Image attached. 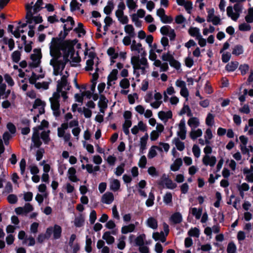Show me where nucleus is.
<instances>
[{"instance_id":"1","label":"nucleus","mask_w":253,"mask_h":253,"mask_svg":"<svg viewBox=\"0 0 253 253\" xmlns=\"http://www.w3.org/2000/svg\"><path fill=\"white\" fill-rule=\"evenodd\" d=\"M61 45L57 38H53L50 43V54L52 59L50 64L53 67V74L55 76L61 75L67 62L70 61L72 66H76L80 62L81 58L77 53H75L70 48L65 49L67 52L62 55L60 52Z\"/></svg>"},{"instance_id":"2","label":"nucleus","mask_w":253,"mask_h":253,"mask_svg":"<svg viewBox=\"0 0 253 253\" xmlns=\"http://www.w3.org/2000/svg\"><path fill=\"white\" fill-rule=\"evenodd\" d=\"M68 74L67 71L65 74L63 75L61 80L57 82L56 91L54 92L52 96L49 98L50 107L52 111L53 115L58 117L61 115L60 99L61 102H65L68 98V91L70 89V86L68 84L67 78Z\"/></svg>"},{"instance_id":"3","label":"nucleus","mask_w":253,"mask_h":253,"mask_svg":"<svg viewBox=\"0 0 253 253\" xmlns=\"http://www.w3.org/2000/svg\"><path fill=\"white\" fill-rule=\"evenodd\" d=\"M85 58H86L85 70L86 71L95 70V72L92 75V79L91 80V85L90 86V91L94 93L95 90L96 81L98 78V72L99 70L98 68L99 59L96 56L95 54L92 51H90L88 53L87 52L85 53Z\"/></svg>"},{"instance_id":"4","label":"nucleus","mask_w":253,"mask_h":253,"mask_svg":"<svg viewBox=\"0 0 253 253\" xmlns=\"http://www.w3.org/2000/svg\"><path fill=\"white\" fill-rule=\"evenodd\" d=\"M146 54L135 55L131 58V64L133 69V74L139 77L140 75H145L149 68Z\"/></svg>"},{"instance_id":"5","label":"nucleus","mask_w":253,"mask_h":253,"mask_svg":"<svg viewBox=\"0 0 253 253\" xmlns=\"http://www.w3.org/2000/svg\"><path fill=\"white\" fill-rule=\"evenodd\" d=\"M32 4H33V2H32L31 3L27 4L26 5V9L27 10L26 18L27 19V22L30 24L33 23L36 24L41 23L42 21L41 16L39 15L33 16V15L35 13H34V11L33 12L32 11Z\"/></svg>"},{"instance_id":"6","label":"nucleus","mask_w":253,"mask_h":253,"mask_svg":"<svg viewBox=\"0 0 253 253\" xmlns=\"http://www.w3.org/2000/svg\"><path fill=\"white\" fill-rule=\"evenodd\" d=\"M157 55L152 50H151L149 52V58L150 60L153 61V65L156 67L160 68V72H165L167 71L169 69V65L167 62H163L159 59H157Z\"/></svg>"},{"instance_id":"7","label":"nucleus","mask_w":253,"mask_h":253,"mask_svg":"<svg viewBox=\"0 0 253 253\" xmlns=\"http://www.w3.org/2000/svg\"><path fill=\"white\" fill-rule=\"evenodd\" d=\"M68 128V124L64 123L57 128V136L59 138H62L64 142L68 141L71 138L70 132L67 131Z\"/></svg>"},{"instance_id":"8","label":"nucleus","mask_w":253,"mask_h":253,"mask_svg":"<svg viewBox=\"0 0 253 253\" xmlns=\"http://www.w3.org/2000/svg\"><path fill=\"white\" fill-rule=\"evenodd\" d=\"M161 59L165 62H169L170 66L177 70L180 68V63L174 59L173 55L169 51L163 53Z\"/></svg>"},{"instance_id":"9","label":"nucleus","mask_w":253,"mask_h":253,"mask_svg":"<svg viewBox=\"0 0 253 253\" xmlns=\"http://www.w3.org/2000/svg\"><path fill=\"white\" fill-rule=\"evenodd\" d=\"M207 13V22H211L215 26L221 24V19L219 16H217L214 14V10L213 8L208 9Z\"/></svg>"},{"instance_id":"10","label":"nucleus","mask_w":253,"mask_h":253,"mask_svg":"<svg viewBox=\"0 0 253 253\" xmlns=\"http://www.w3.org/2000/svg\"><path fill=\"white\" fill-rule=\"evenodd\" d=\"M42 58V54L40 49H35L34 53L31 55L32 62L30 63V65L33 67H38L41 63V59Z\"/></svg>"},{"instance_id":"11","label":"nucleus","mask_w":253,"mask_h":253,"mask_svg":"<svg viewBox=\"0 0 253 253\" xmlns=\"http://www.w3.org/2000/svg\"><path fill=\"white\" fill-rule=\"evenodd\" d=\"M62 232L61 226L55 224L53 227H49L47 228V234L48 237H51L53 234L54 239H58L60 238Z\"/></svg>"},{"instance_id":"12","label":"nucleus","mask_w":253,"mask_h":253,"mask_svg":"<svg viewBox=\"0 0 253 253\" xmlns=\"http://www.w3.org/2000/svg\"><path fill=\"white\" fill-rule=\"evenodd\" d=\"M34 208L30 203H26L23 207H18L15 209V211L17 214H27L33 211Z\"/></svg>"},{"instance_id":"13","label":"nucleus","mask_w":253,"mask_h":253,"mask_svg":"<svg viewBox=\"0 0 253 253\" xmlns=\"http://www.w3.org/2000/svg\"><path fill=\"white\" fill-rule=\"evenodd\" d=\"M156 128V130H153L150 133V139L151 141H155L158 138L161 133L163 131L164 126L161 124H158Z\"/></svg>"},{"instance_id":"14","label":"nucleus","mask_w":253,"mask_h":253,"mask_svg":"<svg viewBox=\"0 0 253 253\" xmlns=\"http://www.w3.org/2000/svg\"><path fill=\"white\" fill-rule=\"evenodd\" d=\"M216 162V158L214 156L204 155L202 158V163L206 166H209L211 167L214 166Z\"/></svg>"},{"instance_id":"15","label":"nucleus","mask_w":253,"mask_h":253,"mask_svg":"<svg viewBox=\"0 0 253 253\" xmlns=\"http://www.w3.org/2000/svg\"><path fill=\"white\" fill-rule=\"evenodd\" d=\"M118 72L117 69H113L107 78V87L109 88L110 86L115 84V81L117 80Z\"/></svg>"},{"instance_id":"16","label":"nucleus","mask_w":253,"mask_h":253,"mask_svg":"<svg viewBox=\"0 0 253 253\" xmlns=\"http://www.w3.org/2000/svg\"><path fill=\"white\" fill-rule=\"evenodd\" d=\"M162 98V95L160 92H155L154 95V98L155 101L151 102L150 106L154 109H158L163 102Z\"/></svg>"},{"instance_id":"17","label":"nucleus","mask_w":253,"mask_h":253,"mask_svg":"<svg viewBox=\"0 0 253 253\" xmlns=\"http://www.w3.org/2000/svg\"><path fill=\"white\" fill-rule=\"evenodd\" d=\"M179 130L177 131L178 136L182 139L184 140L186 138V128L185 126V121L181 120L178 126Z\"/></svg>"},{"instance_id":"18","label":"nucleus","mask_w":253,"mask_h":253,"mask_svg":"<svg viewBox=\"0 0 253 253\" xmlns=\"http://www.w3.org/2000/svg\"><path fill=\"white\" fill-rule=\"evenodd\" d=\"M110 189L114 192L118 191L121 186L120 182L119 180L114 178L109 179Z\"/></svg>"},{"instance_id":"19","label":"nucleus","mask_w":253,"mask_h":253,"mask_svg":"<svg viewBox=\"0 0 253 253\" xmlns=\"http://www.w3.org/2000/svg\"><path fill=\"white\" fill-rule=\"evenodd\" d=\"M130 48L131 51H136L138 53V55H141V54H146L145 51L143 49L142 47V45L140 43H137L135 40L132 41Z\"/></svg>"},{"instance_id":"20","label":"nucleus","mask_w":253,"mask_h":253,"mask_svg":"<svg viewBox=\"0 0 253 253\" xmlns=\"http://www.w3.org/2000/svg\"><path fill=\"white\" fill-rule=\"evenodd\" d=\"M33 131L32 138V142L35 147H39L42 144V142L40 138L39 132L37 128H34Z\"/></svg>"},{"instance_id":"21","label":"nucleus","mask_w":253,"mask_h":253,"mask_svg":"<svg viewBox=\"0 0 253 253\" xmlns=\"http://www.w3.org/2000/svg\"><path fill=\"white\" fill-rule=\"evenodd\" d=\"M45 103L40 99H36L33 104V108L39 110V114H42L44 113Z\"/></svg>"},{"instance_id":"22","label":"nucleus","mask_w":253,"mask_h":253,"mask_svg":"<svg viewBox=\"0 0 253 253\" xmlns=\"http://www.w3.org/2000/svg\"><path fill=\"white\" fill-rule=\"evenodd\" d=\"M149 138V135L148 133H146L144 136L140 139V143H139V147L140 153L141 154H143L144 153L145 150L146 149V146L147 143V141Z\"/></svg>"},{"instance_id":"23","label":"nucleus","mask_w":253,"mask_h":253,"mask_svg":"<svg viewBox=\"0 0 253 253\" xmlns=\"http://www.w3.org/2000/svg\"><path fill=\"white\" fill-rule=\"evenodd\" d=\"M114 200V195L110 192H107L102 195V203L106 204H111Z\"/></svg>"},{"instance_id":"24","label":"nucleus","mask_w":253,"mask_h":253,"mask_svg":"<svg viewBox=\"0 0 253 253\" xmlns=\"http://www.w3.org/2000/svg\"><path fill=\"white\" fill-rule=\"evenodd\" d=\"M67 176L69 179L72 182H76L79 181V179L76 175V170L73 167L70 168L68 169Z\"/></svg>"},{"instance_id":"25","label":"nucleus","mask_w":253,"mask_h":253,"mask_svg":"<svg viewBox=\"0 0 253 253\" xmlns=\"http://www.w3.org/2000/svg\"><path fill=\"white\" fill-rule=\"evenodd\" d=\"M107 54L110 56L111 59V64H112L115 62V59L119 57L118 51H116V49L113 47H110L107 50Z\"/></svg>"},{"instance_id":"26","label":"nucleus","mask_w":253,"mask_h":253,"mask_svg":"<svg viewBox=\"0 0 253 253\" xmlns=\"http://www.w3.org/2000/svg\"><path fill=\"white\" fill-rule=\"evenodd\" d=\"M227 15L229 17H230L232 20L236 21L239 17V14L235 12L231 6H228L226 9Z\"/></svg>"},{"instance_id":"27","label":"nucleus","mask_w":253,"mask_h":253,"mask_svg":"<svg viewBox=\"0 0 253 253\" xmlns=\"http://www.w3.org/2000/svg\"><path fill=\"white\" fill-rule=\"evenodd\" d=\"M146 225L153 229H156L158 228V221L153 217H149L146 221Z\"/></svg>"},{"instance_id":"28","label":"nucleus","mask_w":253,"mask_h":253,"mask_svg":"<svg viewBox=\"0 0 253 253\" xmlns=\"http://www.w3.org/2000/svg\"><path fill=\"white\" fill-rule=\"evenodd\" d=\"M203 134V131L201 129L198 128H193L191 129V131L190 132L189 135L190 138L192 140H195L197 138L201 136Z\"/></svg>"},{"instance_id":"29","label":"nucleus","mask_w":253,"mask_h":253,"mask_svg":"<svg viewBox=\"0 0 253 253\" xmlns=\"http://www.w3.org/2000/svg\"><path fill=\"white\" fill-rule=\"evenodd\" d=\"M157 150H159L160 151H162V148L160 147L157 146H152L150 148L148 154V157L149 159H152L156 156L157 153Z\"/></svg>"},{"instance_id":"30","label":"nucleus","mask_w":253,"mask_h":253,"mask_svg":"<svg viewBox=\"0 0 253 253\" xmlns=\"http://www.w3.org/2000/svg\"><path fill=\"white\" fill-rule=\"evenodd\" d=\"M135 229V225L131 223L127 225L123 226L121 228V233L123 234H126L133 232Z\"/></svg>"},{"instance_id":"31","label":"nucleus","mask_w":253,"mask_h":253,"mask_svg":"<svg viewBox=\"0 0 253 253\" xmlns=\"http://www.w3.org/2000/svg\"><path fill=\"white\" fill-rule=\"evenodd\" d=\"M116 15L118 20L123 24H126L128 22V18L127 16L124 14V12L116 11Z\"/></svg>"},{"instance_id":"32","label":"nucleus","mask_w":253,"mask_h":253,"mask_svg":"<svg viewBox=\"0 0 253 253\" xmlns=\"http://www.w3.org/2000/svg\"><path fill=\"white\" fill-rule=\"evenodd\" d=\"M187 124L193 129L197 128L200 125V122L197 118L191 117L188 120Z\"/></svg>"},{"instance_id":"33","label":"nucleus","mask_w":253,"mask_h":253,"mask_svg":"<svg viewBox=\"0 0 253 253\" xmlns=\"http://www.w3.org/2000/svg\"><path fill=\"white\" fill-rule=\"evenodd\" d=\"M172 114L170 111L165 112L161 111L158 113L159 118L162 120H168L172 117Z\"/></svg>"},{"instance_id":"34","label":"nucleus","mask_w":253,"mask_h":253,"mask_svg":"<svg viewBox=\"0 0 253 253\" xmlns=\"http://www.w3.org/2000/svg\"><path fill=\"white\" fill-rule=\"evenodd\" d=\"M102 239L106 241L108 245L112 244L115 242V238L111 235V232L109 231L105 232L103 236Z\"/></svg>"},{"instance_id":"35","label":"nucleus","mask_w":253,"mask_h":253,"mask_svg":"<svg viewBox=\"0 0 253 253\" xmlns=\"http://www.w3.org/2000/svg\"><path fill=\"white\" fill-rule=\"evenodd\" d=\"M182 159L181 158L176 159L173 163L171 165L170 169L173 171H177L182 166Z\"/></svg>"},{"instance_id":"36","label":"nucleus","mask_w":253,"mask_h":253,"mask_svg":"<svg viewBox=\"0 0 253 253\" xmlns=\"http://www.w3.org/2000/svg\"><path fill=\"white\" fill-rule=\"evenodd\" d=\"M189 34L192 37H195L196 39L201 36L200 30L197 27H191L188 31Z\"/></svg>"},{"instance_id":"37","label":"nucleus","mask_w":253,"mask_h":253,"mask_svg":"<svg viewBox=\"0 0 253 253\" xmlns=\"http://www.w3.org/2000/svg\"><path fill=\"white\" fill-rule=\"evenodd\" d=\"M153 238L155 241L160 240L162 242H164L166 241V236L164 232L161 231L160 233L155 232L153 234Z\"/></svg>"},{"instance_id":"38","label":"nucleus","mask_w":253,"mask_h":253,"mask_svg":"<svg viewBox=\"0 0 253 253\" xmlns=\"http://www.w3.org/2000/svg\"><path fill=\"white\" fill-rule=\"evenodd\" d=\"M190 212L197 219L200 218L202 213V209H197L196 208H192L190 209Z\"/></svg>"},{"instance_id":"39","label":"nucleus","mask_w":253,"mask_h":253,"mask_svg":"<svg viewBox=\"0 0 253 253\" xmlns=\"http://www.w3.org/2000/svg\"><path fill=\"white\" fill-rule=\"evenodd\" d=\"M238 65L239 63L237 61H232L228 63L225 68L229 72H233L237 68Z\"/></svg>"},{"instance_id":"40","label":"nucleus","mask_w":253,"mask_h":253,"mask_svg":"<svg viewBox=\"0 0 253 253\" xmlns=\"http://www.w3.org/2000/svg\"><path fill=\"white\" fill-rule=\"evenodd\" d=\"M125 32L130 37H134L135 36L134 29L132 25L128 24L125 27Z\"/></svg>"},{"instance_id":"41","label":"nucleus","mask_w":253,"mask_h":253,"mask_svg":"<svg viewBox=\"0 0 253 253\" xmlns=\"http://www.w3.org/2000/svg\"><path fill=\"white\" fill-rule=\"evenodd\" d=\"M145 239V235L144 234H141L139 235L135 239V246L141 247L144 245V241Z\"/></svg>"},{"instance_id":"42","label":"nucleus","mask_w":253,"mask_h":253,"mask_svg":"<svg viewBox=\"0 0 253 253\" xmlns=\"http://www.w3.org/2000/svg\"><path fill=\"white\" fill-rule=\"evenodd\" d=\"M170 219L174 223H179L182 221V215L179 212L174 213L171 215Z\"/></svg>"},{"instance_id":"43","label":"nucleus","mask_w":253,"mask_h":253,"mask_svg":"<svg viewBox=\"0 0 253 253\" xmlns=\"http://www.w3.org/2000/svg\"><path fill=\"white\" fill-rule=\"evenodd\" d=\"M214 115L209 113L206 118L205 123L207 126H211L214 124Z\"/></svg>"},{"instance_id":"44","label":"nucleus","mask_w":253,"mask_h":253,"mask_svg":"<svg viewBox=\"0 0 253 253\" xmlns=\"http://www.w3.org/2000/svg\"><path fill=\"white\" fill-rule=\"evenodd\" d=\"M172 195L170 192H168L163 197V201L166 205H169L172 203Z\"/></svg>"},{"instance_id":"45","label":"nucleus","mask_w":253,"mask_h":253,"mask_svg":"<svg viewBox=\"0 0 253 253\" xmlns=\"http://www.w3.org/2000/svg\"><path fill=\"white\" fill-rule=\"evenodd\" d=\"M244 52L243 47L241 45H237L233 48L232 54L238 56L242 54Z\"/></svg>"},{"instance_id":"46","label":"nucleus","mask_w":253,"mask_h":253,"mask_svg":"<svg viewBox=\"0 0 253 253\" xmlns=\"http://www.w3.org/2000/svg\"><path fill=\"white\" fill-rule=\"evenodd\" d=\"M213 137V135L212 133V131L211 128H208L206 129L205 135H204V138L206 140V142L208 144H210V140L212 139Z\"/></svg>"},{"instance_id":"47","label":"nucleus","mask_w":253,"mask_h":253,"mask_svg":"<svg viewBox=\"0 0 253 253\" xmlns=\"http://www.w3.org/2000/svg\"><path fill=\"white\" fill-rule=\"evenodd\" d=\"M188 234L190 236L198 238L200 236V230L197 227L191 228Z\"/></svg>"},{"instance_id":"48","label":"nucleus","mask_w":253,"mask_h":253,"mask_svg":"<svg viewBox=\"0 0 253 253\" xmlns=\"http://www.w3.org/2000/svg\"><path fill=\"white\" fill-rule=\"evenodd\" d=\"M126 239V237L125 236H122L118 239V243L117 245V247L120 250H123L125 249L126 247V242L125 240Z\"/></svg>"},{"instance_id":"49","label":"nucleus","mask_w":253,"mask_h":253,"mask_svg":"<svg viewBox=\"0 0 253 253\" xmlns=\"http://www.w3.org/2000/svg\"><path fill=\"white\" fill-rule=\"evenodd\" d=\"M165 184L166 187L169 189H173L177 186L176 183H174L171 180L166 177L165 179Z\"/></svg>"},{"instance_id":"50","label":"nucleus","mask_w":253,"mask_h":253,"mask_svg":"<svg viewBox=\"0 0 253 253\" xmlns=\"http://www.w3.org/2000/svg\"><path fill=\"white\" fill-rule=\"evenodd\" d=\"M43 76L40 75H37L35 72H33L32 73L31 76L29 78V82L32 84H36V81L38 80L40 78H42Z\"/></svg>"},{"instance_id":"51","label":"nucleus","mask_w":253,"mask_h":253,"mask_svg":"<svg viewBox=\"0 0 253 253\" xmlns=\"http://www.w3.org/2000/svg\"><path fill=\"white\" fill-rule=\"evenodd\" d=\"M245 18L248 23L253 22V7L249 8L248 13Z\"/></svg>"},{"instance_id":"52","label":"nucleus","mask_w":253,"mask_h":253,"mask_svg":"<svg viewBox=\"0 0 253 253\" xmlns=\"http://www.w3.org/2000/svg\"><path fill=\"white\" fill-rule=\"evenodd\" d=\"M82 4L78 2L77 0H72L70 3V8L71 11L79 10Z\"/></svg>"},{"instance_id":"53","label":"nucleus","mask_w":253,"mask_h":253,"mask_svg":"<svg viewBox=\"0 0 253 253\" xmlns=\"http://www.w3.org/2000/svg\"><path fill=\"white\" fill-rule=\"evenodd\" d=\"M67 22L69 24V26L67 27V24H65L64 25V29L65 31H69L72 29L74 24V21L72 17L69 16L67 19Z\"/></svg>"},{"instance_id":"54","label":"nucleus","mask_w":253,"mask_h":253,"mask_svg":"<svg viewBox=\"0 0 253 253\" xmlns=\"http://www.w3.org/2000/svg\"><path fill=\"white\" fill-rule=\"evenodd\" d=\"M4 79L9 86L12 87L14 85V81L9 74H4Z\"/></svg>"},{"instance_id":"55","label":"nucleus","mask_w":253,"mask_h":253,"mask_svg":"<svg viewBox=\"0 0 253 253\" xmlns=\"http://www.w3.org/2000/svg\"><path fill=\"white\" fill-rule=\"evenodd\" d=\"M126 3L130 10H134L137 6L136 1L134 0H126Z\"/></svg>"},{"instance_id":"56","label":"nucleus","mask_w":253,"mask_h":253,"mask_svg":"<svg viewBox=\"0 0 253 253\" xmlns=\"http://www.w3.org/2000/svg\"><path fill=\"white\" fill-rule=\"evenodd\" d=\"M147 171L148 174L152 177H157L159 176L158 171L153 166L149 167Z\"/></svg>"},{"instance_id":"57","label":"nucleus","mask_w":253,"mask_h":253,"mask_svg":"<svg viewBox=\"0 0 253 253\" xmlns=\"http://www.w3.org/2000/svg\"><path fill=\"white\" fill-rule=\"evenodd\" d=\"M192 152L194 156L198 158L200 157L201 155V150L199 146L197 144H194L192 147Z\"/></svg>"},{"instance_id":"58","label":"nucleus","mask_w":253,"mask_h":253,"mask_svg":"<svg viewBox=\"0 0 253 253\" xmlns=\"http://www.w3.org/2000/svg\"><path fill=\"white\" fill-rule=\"evenodd\" d=\"M174 144L176 147V148L179 151H183L185 148L184 142L180 141L178 138H176L174 140Z\"/></svg>"},{"instance_id":"59","label":"nucleus","mask_w":253,"mask_h":253,"mask_svg":"<svg viewBox=\"0 0 253 253\" xmlns=\"http://www.w3.org/2000/svg\"><path fill=\"white\" fill-rule=\"evenodd\" d=\"M20 52L18 50L14 51L11 55V58L13 61L16 63H17L19 61L20 59Z\"/></svg>"},{"instance_id":"60","label":"nucleus","mask_w":253,"mask_h":253,"mask_svg":"<svg viewBox=\"0 0 253 253\" xmlns=\"http://www.w3.org/2000/svg\"><path fill=\"white\" fill-rule=\"evenodd\" d=\"M247 23H243L239 26V30L241 31H249L251 29V26Z\"/></svg>"},{"instance_id":"61","label":"nucleus","mask_w":253,"mask_h":253,"mask_svg":"<svg viewBox=\"0 0 253 253\" xmlns=\"http://www.w3.org/2000/svg\"><path fill=\"white\" fill-rule=\"evenodd\" d=\"M147 164V159L145 156H142L138 162V166L141 169H144L146 167Z\"/></svg>"},{"instance_id":"62","label":"nucleus","mask_w":253,"mask_h":253,"mask_svg":"<svg viewBox=\"0 0 253 253\" xmlns=\"http://www.w3.org/2000/svg\"><path fill=\"white\" fill-rule=\"evenodd\" d=\"M120 86L124 89L128 88L130 86L129 81L127 79L124 78L120 81Z\"/></svg>"},{"instance_id":"63","label":"nucleus","mask_w":253,"mask_h":253,"mask_svg":"<svg viewBox=\"0 0 253 253\" xmlns=\"http://www.w3.org/2000/svg\"><path fill=\"white\" fill-rule=\"evenodd\" d=\"M237 250L235 244L232 242L229 243L227 246V253H236Z\"/></svg>"},{"instance_id":"64","label":"nucleus","mask_w":253,"mask_h":253,"mask_svg":"<svg viewBox=\"0 0 253 253\" xmlns=\"http://www.w3.org/2000/svg\"><path fill=\"white\" fill-rule=\"evenodd\" d=\"M28 243L29 246H33L35 244V240L34 237L30 236L23 241V244Z\"/></svg>"}]
</instances>
